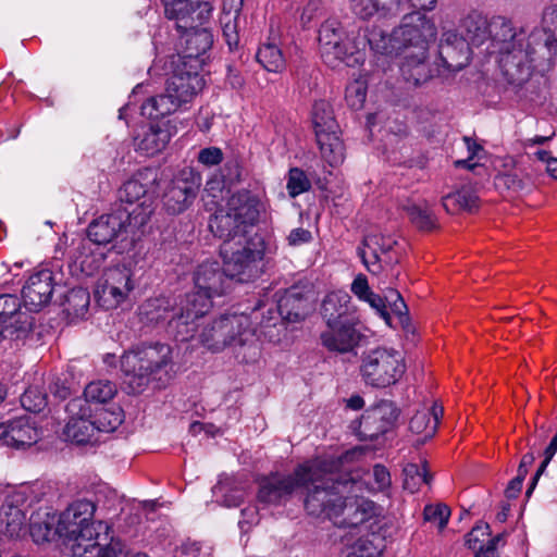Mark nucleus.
Returning a JSON list of instances; mask_svg holds the SVG:
<instances>
[{
	"instance_id": "nucleus-1",
	"label": "nucleus",
	"mask_w": 557,
	"mask_h": 557,
	"mask_svg": "<svg viewBox=\"0 0 557 557\" xmlns=\"http://www.w3.org/2000/svg\"><path fill=\"white\" fill-rule=\"evenodd\" d=\"M259 213V199L249 191H240L210 220L211 232L223 239L220 255L231 281L250 282L262 273L267 244L262 236L250 234Z\"/></svg>"
},
{
	"instance_id": "nucleus-2",
	"label": "nucleus",
	"mask_w": 557,
	"mask_h": 557,
	"mask_svg": "<svg viewBox=\"0 0 557 557\" xmlns=\"http://www.w3.org/2000/svg\"><path fill=\"white\" fill-rule=\"evenodd\" d=\"M360 455V449H354L336 459H326V471H322V480L305 498L308 513L325 516L338 528H355L376 516L375 504L361 495L368 488L366 482L350 475L344 479L333 476L345 462Z\"/></svg>"
},
{
	"instance_id": "nucleus-3",
	"label": "nucleus",
	"mask_w": 557,
	"mask_h": 557,
	"mask_svg": "<svg viewBox=\"0 0 557 557\" xmlns=\"http://www.w3.org/2000/svg\"><path fill=\"white\" fill-rule=\"evenodd\" d=\"M467 41L472 45L484 42L487 33L490 42L486 48L495 55L503 74L512 84H521L532 72L531 50L524 48L525 33L516 29L511 21L496 16L490 23L480 12L472 11L460 22Z\"/></svg>"
},
{
	"instance_id": "nucleus-4",
	"label": "nucleus",
	"mask_w": 557,
	"mask_h": 557,
	"mask_svg": "<svg viewBox=\"0 0 557 557\" xmlns=\"http://www.w3.org/2000/svg\"><path fill=\"white\" fill-rule=\"evenodd\" d=\"M96 505L82 498L69 504L60 513V539L73 557H99L111 540V527L103 521H94Z\"/></svg>"
},
{
	"instance_id": "nucleus-5",
	"label": "nucleus",
	"mask_w": 557,
	"mask_h": 557,
	"mask_svg": "<svg viewBox=\"0 0 557 557\" xmlns=\"http://www.w3.org/2000/svg\"><path fill=\"white\" fill-rule=\"evenodd\" d=\"M172 348L163 343L140 344L121 357V370L132 393L141 392L172 363Z\"/></svg>"
},
{
	"instance_id": "nucleus-6",
	"label": "nucleus",
	"mask_w": 557,
	"mask_h": 557,
	"mask_svg": "<svg viewBox=\"0 0 557 557\" xmlns=\"http://www.w3.org/2000/svg\"><path fill=\"white\" fill-rule=\"evenodd\" d=\"M203 87L205 79L198 69L178 65L168 81L165 94L149 98L141 106V114L156 120L174 113L191 102Z\"/></svg>"
},
{
	"instance_id": "nucleus-7",
	"label": "nucleus",
	"mask_w": 557,
	"mask_h": 557,
	"mask_svg": "<svg viewBox=\"0 0 557 557\" xmlns=\"http://www.w3.org/2000/svg\"><path fill=\"white\" fill-rule=\"evenodd\" d=\"M231 278L218 261H205L194 273L195 292L181 300V317L184 323L189 319L198 320L212 307V299L225 294L230 288Z\"/></svg>"
},
{
	"instance_id": "nucleus-8",
	"label": "nucleus",
	"mask_w": 557,
	"mask_h": 557,
	"mask_svg": "<svg viewBox=\"0 0 557 557\" xmlns=\"http://www.w3.org/2000/svg\"><path fill=\"white\" fill-rule=\"evenodd\" d=\"M322 471H326V459L317 458L298 466L293 474L275 473L263 478L259 485L258 500L267 505H281L299 487H305L308 494L322 480Z\"/></svg>"
},
{
	"instance_id": "nucleus-9",
	"label": "nucleus",
	"mask_w": 557,
	"mask_h": 557,
	"mask_svg": "<svg viewBox=\"0 0 557 557\" xmlns=\"http://www.w3.org/2000/svg\"><path fill=\"white\" fill-rule=\"evenodd\" d=\"M318 40L321 57L331 67L342 63L354 67L366 60L364 38L346 36L342 24L336 20H327L321 25Z\"/></svg>"
},
{
	"instance_id": "nucleus-10",
	"label": "nucleus",
	"mask_w": 557,
	"mask_h": 557,
	"mask_svg": "<svg viewBox=\"0 0 557 557\" xmlns=\"http://www.w3.org/2000/svg\"><path fill=\"white\" fill-rule=\"evenodd\" d=\"M188 338L197 341L207 349L220 351L228 345H244L252 336L250 319L246 314L223 315L211 324L203 325L198 331V325L190 324Z\"/></svg>"
},
{
	"instance_id": "nucleus-11",
	"label": "nucleus",
	"mask_w": 557,
	"mask_h": 557,
	"mask_svg": "<svg viewBox=\"0 0 557 557\" xmlns=\"http://www.w3.org/2000/svg\"><path fill=\"white\" fill-rule=\"evenodd\" d=\"M406 372L403 354L394 348L376 347L361 357L360 375L372 387L384 388L396 384Z\"/></svg>"
},
{
	"instance_id": "nucleus-12",
	"label": "nucleus",
	"mask_w": 557,
	"mask_h": 557,
	"mask_svg": "<svg viewBox=\"0 0 557 557\" xmlns=\"http://www.w3.org/2000/svg\"><path fill=\"white\" fill-rule=\"evenodd\" d=\"M152 209L146 201L141 211L117 210L113 213L102 214L95 219L87 228L90 242L97 245H108L126 231L127 222L136 227L145 226L150 220Z\"/></svg>"
},
{
	"instance_id": "nucleus-13",
	"label": "nucleus",
	"mask_w": 557,
	"mask_h": 557,
	"mask_svg": "<svg viewBox=\"0 0 557 557\" xmlns=\"http://www.w3.org/2000/svg\"><path fill=\"white\" fill-rule=\"evenodd\" d=\"M136 287L134 272L126 265L107 269L99 278L95 296L100 307L106 310L116 309L129 302Z\"/></svg>"
},
{
	"instance_id": "nucleus-14",
	"label": "nucleus",
	"mask_w": 557,
	"mask_h": 557,
	"mask_svg": "<svg viewBox=\"0 0 557 557\" xmlns=\"http://www.w3.org/2000/svg\"><path fill=\"white\" fill-rule=\"evenodd\" d=\"M201 186V175L193 168L178 171L165 185L161 201L168 214L176 215L186 211L195 201Z\"/></svg>"
},
{
	"instance_id": "nucleus-15",
	"label": "nucleus",
	"mask_w": 557,
	"mask_h": 557,
	"mask_svg": "<svg viewBox=\"0 0 557 557\" xmlns=\"http://www.w3.org/2000/svg\"><path fill=\"white\" fill-rule=\"evenodd\" d=\"M66 412L69 420L63 434L67 441L77 445L94 444L98 441L97 428L92 420V405L76 397L67 403Z\"/></svg>"
},
{
	"instance_id": "nucleus-16",
	"label": "nucleus",
	"mask_w": 557,
	"mask_h": 557,
	"mask_svg": "<svg viewBox=\"0 0 557 557\" xmlns=\"http://www.w3.org/2000/svg\"><path fill=\"white\" fill-rule=\"evenodd\" d=\"M436 26L424 14L413 11L406 14L399 27L395 28V40L401 42L403 51L428 50V42L435 39Z\"/></svg>"
},
{
	"instance_id": "nucleus-17",
	"label": "nucleus",
	"mask_w": 557,
	"mask_h": 557,
	"mask_svg": "<svg viewBox=\"0 0 557 557\" xmlns=\"http://www.w3.org/2000/svg\"><path fill=\"white\" fill-rule=\"evenodd\" d=\"M360 319H349L337 325H327V330L320 335L324 348L331 352L356 354L357 347L363 337L360 329Z\"/></svg>"
},
{
	"instance_id": "nucleus-18",
	"label": "nucleus",
	"mask_w": 557,
	"mask_h": 557,
	"mask_svg": "<svg viewBox=\"0 0 557 557\" xmlns=\"http://www.w3.org/2000/svg\"><path fill=\"white\" fill-rule=\"evenodd\" d=\"M165 16L175 21L176 29H186L198 22L205 24L212 13L210 2L200 0H163Z\"/></svg>"
},
{
	"instance_id": "nucleus-19",
	"label": "nucleus",
	"mask_w": 557,
	"mask_h": 557,
	"mask_svg": "<svg viewBox=\"0 0 557 557\" xmlns=\"http://www.w3.org/2000/svg\"><path fill=\"white\" fill-rule=\"evenodd\" d=\"M141 321L146 323H159L169 320L170 324L177 329V334L182 341H187L189 336V324L196 320L189 319L188 323L178 320L182 313L181 306L177 309L171 308L170 301L165 298L147 299L138 309Z\"/></svg>"
},
{
	"instance_id": "nucleus-20",
	"label": "nucleus",
	"mask_w": 557,
	"mask_h": 557,
	"mask_svg": "<svg viewBox=\"0 0 557 557\" xmlns=\"http://www.w3.org/2000/svg\"><path fill=\"white\" fill-rule=\"evenodd\" d=\"M39 437L40 432L29 417L0 419V443L2 445L22 449L36 444Z\"/></svg>"
},
{
	"instance_id": "nucleus-21",
	"label": "nucleus",
	"mask_w": 557,
	"mask_h": 557,
	"mask_svg": "<svg viewBox=\"0 0 557 557\" xmlns=\"http://www.w3.org/2000/svg\"><path fill=\"white\" fill-rule=\"evenodd\" d=\"M397 242L391 236L382 234H370L363 239V245L359 248V255L363 264L372 274H377L383 264H392L397 259L391 256V252Z\"/></svg>"
},
{
	"instance_id": "nucleus-22",
	"label": "nucleus",
	"mask_w": 557,
	"mask_h": 557,
	"mask_svg": "<svg viewBox=\"0 0 557 557\" xmlns=\"http://www.w3.org/2000/svg\"><path fill=\"white\" fill-rule=\"evenodd\" d=\"M203 24L195 22L193 28L177 29L182 33L181 45L184 46L182 51L183 65H191L199 69L201 62L199 57L206 53L213 44V36L209 28L200 27Z\"/></svg>"
},
{
	"instance_id": "nucleus-23",
	"label": "nucleus",
	"mask_w": 557,
	"mask_h": 557,
	"mask_svg": "<svg viewBox=\"0 0 557 557\" xmlns=\"http://www.w3.org/2000/svg\"><path fill=\"white\" fill-rule=\"evenodd\" d=\"M0 325L4 337L18 338L32 329V318L21 311V302L16 296L0 295Z\"/></svg>"
},
{
	"instance_id": "nucleus-24",
	"label": "nucleus",
	"mask_w": 557,
	"mask_h": 557,
	"mask_svg": "<svg viewBox=\"0 0 557 557\" xmlns=\"http://www.w3.org/2000/svg\"><path fill=\"white\" fill-rule=\"evenodd\" d=\"M54 288L53 272L42 269L29 276L23 286L22 296L24 305L30 311H38L51 300Z\"/></svg>"
},
{
	"instance_id": "nucleus-25",
	"label": "nucleus",
	"mask_w": 557,
	"mask_h": 557,
	"mask_svg": "<svg viewBox=\"0 0 557 557\" xmlns=\"http://www.w3.org/2000/svg\"><path fill=\"white\" fill-rule=\"evenodd\" d=\"M470 45L456 30L443 33L440 42V57L444 66L449 71H460L470 62Z\"/></svg>"
},
{
	"instance_id": "nucleus-26",
	"label": "nucleus",
	"mask_w": 557,
	"mask_h": 557,
	"mask_svg": "<svg viewBox=\"0 0 557 557\" xmlns=\"http://www.w3.org/2000/svg\"><path fill=\"white\" fill-rule=\"evenodd\" d=\"M24 495L14 492L5 496L0 507V534L9 537H18L25 531L26 517L23 505Z\"/></svg>"
},
{
	"instance_id": "nucleus-27",
	"label": "nucleus",
	"mask_w": 557,
	"mask_h": 557,
	"mask_svg": "<svg viewBox=\"0 0 557 557\" xmlns=\"http://www.w3.org/2000/svg\"><path fill=\"white\" fill-rule=\"evenodd\" d=\"M398 412L389 401H383L367 410L361 417L360 434L371 440L385 433L396 421Z\"/></svg>"
},
{
	"instance_id": "nucleus-28",
	"label": "nucleus",
	"mask_w": 557,
	"mask_h": 557,
	"mask_svg": "<svg viewBox=\"0 0 557 557\" xmlns=\"http://www.w3.org/2000/svg\"><path fill=\"white\" fill-rule=\"evenodd\" d=\"M321 314L326 325H337L349 319L359 320L356 307L347 292L336 290L329 293L321 305Z\"/></svg>"
},
{
	"instance_id": "nucleus-29",
	"label": "nucleus",
	"mask_w": 557,
	"mask_h": 557,
	"mask_svg": "<svg viewBox=\"0 0 557 557\" xmlns=\"http://www.w3.org/2000/svg\"><path fill=\"white\" fill-rule=\"evenodd\" d=\"M543 30H534L528 37L525 35L524 48L531 50L532 69L534 67V54L542 50H550L557 42V5L547 7L542 16Z\"/></svg>"
},
{
	"instance_id": "nucleus-30",
	"label": "nucleus",
	"mask_w": 557,
	"mask_h": 557,
	"mask_svg": "<svg viewBox=\"0 0 557 557\" xmlns=\"http://www.w3.org/2000/svg\"><path fill=\"white\" fill-rule=\"evenodd\" d=\"M306 309L307 299L297 288H289L278 298L276 309L268 310L269 318L261 322V326L275 325L277 315L288 321H298L305 317Z\"/></svg>"
},
{
	"instance_id": "nucleus-31",
	"label": "nucleus",
	"mask_w": 557,
	"mask_h": 557,
	"mask_svg": "<svg viewBox=\"0 0 557 557\" xmlns=\"http://www.w3.org/2000/svg\"><path fill=\"white\" fill-rule=\"evenodd\" d=\"M404 53V61L400 64L404 79L414 86L426 82L431 77L429 64L426 63L428 50L421 47L419 50L406 51Z\"/></svg>"
},
{
	"instance_id": "nucleus-32",
	"label": "nucleus",
	"mask_w": 557,
	"mask_h": 557,
	"mask_svg": "<svg viewBox=\"0 0 557 557\" xmlns=\"http://www.w3.org/2000/svg\"><path fill=\"white\" fill-rule=\"evenodd\" d=\"M29 533L36 543L60 539L59 517L50 511H37L30 517Z\"/></svg>"
},
{
	"instance_id": "nucleus-33",
	"label": "nucleus",
	"mask_w": 557,
	"mask_h": 557,
	"mask_svg": "<svg viewBox=\"0 0 557 557\" xmlns=\"http://www.w3.org/2000/svg\"><path fill=\"white\" fill-rule=\"evenodd\" d=\"M148 170L145 172H137L132 178L123 184L119 190V199L122 202L134 205L137 203L131 211H141L144 202H148L150 208L153 210L152 200L147 196L148 186L143 183V180L147 177Z\"/></svg>"
},
{
	"instance_id": "nucleus-34",
	"label": "nucleus",
	"mask_w": 557,
	"mask_h": 557,
	"mask_svg": "<svg viewBox=\"0 0 557 557\" xmlns=\"http://www.w3.org/2000/svg\"><path fill=\"white\" fill-rule=\"evenodd\" d=\"M171 138V133L165 124L151 125L135 139V147L145 156H154L161 152Z\"/></svg>"
},
{
	"instance_id": "nucleus-35",
	"label": "nucleus",
	"mask_w": 557,
	"mask_h": 557,
	"mask_svg": "<svg viewBox=\"0 0 557 557\" xmlns=\"http://www.w3.org/2000/svg\"><path fill=\"white\" fill-rule=\"evenodd\" d=\"M442 413L443 409L435 405L432 409H422L416 412L409 422V429L412 433L421 435L419 442L424 443L426 440L433 437Z\"/></svg>"
},
{
	"instance_id": "nucleus-36",
	"label": "nucleus",
	"mask_w": 557,
	"mask_h": 557,
	"mask_svg": "<svg viewBox=\"0 0 557 557\" xmlns=\"http://www.w3.org/2000/svg\"><path fill=\"white\" fill-rule=\"evenodd\" d=\"M338 133L339 131L320 133L315 137L322 159L331 166L342 164L345 159V147Z\"/></svg>"
},
{
	"instance_id": "nucleus-37",
	"label": "nucleus",
	"mask_w": 557,
	"mask_h": 557,
	"mask_svg": "<svg viewBox=\"0 0 557 557\" xmlns=\"http://www.w3.org/2000/svg\"><path fill=\"white\" fill-rule=\"evenodd\" d=\"M312 124L315 137L320 133L339 131V126L334 119L333 109L325 100L315 101L312 108Z\"/></svg>"
},
{
	"instance_id": "nucleus-38",
	"label": "nucleus",
	"mask_w": 557,
	"mask_h": 557,
	"mask_svg": "<svg viewBox=\"0 0 557 557\" xmlns=\"http://www.w3.org/2000/svg\"><path fill=\"white\" fill-rule=\"evenodd\" d=\"M116 394V385L108 380L90 382L84 389L83 400L92 406H101L110 401Z\"/></svg>"
},
{
	"instance_id": "nucleus-39",
	"label": "nucleus",
	"mask_w": 557,
	"mask_h": 557,
	"mask_svg": "<svg viewBox=\"0 0 557 557\" xmlns=\"http://www.w3.org/2000/svg\"><path fill=\"white\" fill-rule=\"evenodd\" d=\"M94 423L97 428V434L114 431L123 421L122 410L120 408L109 409L103 406H92Z\"/></svg>"
},
{
	"instance_id": "nucleus-40",
	"label": "nucleus",
	"mask_w": 557,
	"mask_h": 557,
	"mask_svg": "<svg viewBox=\"0 0 557 557\" xmlns=\"http://www.w3.org/2000/svg\"><path fill=\"white\" fill-rule=\"evenodd\" d=\"M258 62L269 72L278 73L285 69L282 50L273 42L263 44L257 52Z\"/></svg>"
},
{
	"instance_id": "nucleus-41",
	"label": "nucleus",
	"mask_w": 557,
	"mask_h": 557,
	"mask_svg": "<svg viewBox=\"0 0 557 557\" xmlns=\"http://www.w3.org/2000/svg\"><path fill=\"white\" fill-rule=\"evenodd\" d=\"M478 196L469 188H462L443 198V207L448 213L460 210H472L476 206Z\"/></svg>"
},
{
	"instance_id": "nucleus-42",
	"label": "nucleus",
	"mask_w": 557,
	"mask_h": 557,
	"mask_svg": "<svg viewBox=\"0 0 557 557\" xmlns=\"http://www.w3.org/2000/svg\"><path fill=\"white\" fill-rule=\"evenodd\" d=\"M368 42L371 49L380 54L389 55L404 52L401 42H396L395 40V29L391 35L384 34L381 30H373L370 34Z\"/></svg>"
},
{
	"instance_id": "nucleus-43",
	"label": "nucleus",
	"mask_w": 557,
	"mask_h": 557,
	"mask_svg": "<svg viewBox=\"0 0 557 557\" xmlns=\"http://www.w3.org/2000/svg\"><path fill=\"white\" fill-rule=\"evenodd\" d=\"M410 221L422 231H431L436 226V220L426 203H410L405 207Z\"/></svg>"
},
{
	"instance_id": "nucleus-44",
	"label": "nucleus",
	"mask_w": 557,
	"mask_h": 557,
	"mask_svg": "<svg viewBox=\"0 0 557 557\" xmlns=\"http://www.w3.org/2000/svg\"><path fill=\"white\" fill-rule=\"evenodd\" d=\"M404 487L410 493L417 492L422 484H429L430 475L425 465L420 467L416 463H408L404 468Z\"/></svg>"
},
{
	"instance_id": "nucleus-45",
	"label": "nucleus",
	"mask_w": 557,
	"mask_h": 557,
	"mask_svg": "<svg viewBox=\"0 0 557 557\" xmlns=\"http://www.w3.org/2000/svg\"><path fill=\"white\" fill-rule=\"evenodd\" d=\"M24 409L30 412H40L47 406V394L40 384L30 385L21 396Z\"/></svg>"
},
{
	"instance_id": "nucleus-46",
	"label": "nucleus",
	"mask_w": 557,
	"mask_h": 557,
	"mask_svg": "<svg viewBox=\"0 0 557 557\" xmlns=\"http://www.w3.org/2000/svg\"><path fill=\"white\" fill-rule=\"evenodd\" d=\"M104 260V256L99 253L97 256L91 255L90 245L88 243H82L78 247V256L76 261L83 272L90 275L100 268Z\"/></svg>"
},
{
	"instance_id": "nucleus-47",
	"label": "nucleus",
	"mask_w": 557,
	"mask_h": 557,
	"mask_svg": "<svg viewBox=\"0 0 557 557\" xmlns=\"http://www.w3.org/2000/svg\"><path fill=\"white\" fill-rule=\"evenodd\" d=\"M310 187V180L302 170L298 168L289 170L286 188L290 197L295 198L298 195L308 191Z\"/></svg>"
},
{
	"instance_id": "nucleus-48",
	"label": "nucleus",
	"mask_w": 557,
	"mask_h": 557,
	"mask_svg": "<svg viewBox=\"0 0 557 557\" xmlns=\"http://www.w3.org/2000/svg\"><path fill=\"white\" fill-rule=\"evenodd\" d=\"M367 97V85L361 79H356L346 88V101L355 110L363 107Z\"/></svg>"
},
{
	"instance_id": "nucleus-49",
	"label": "nucleus",
	"mask_w": 557,
	"mask_h": 557,
	"mask_svg": "<svg viewBox=\"0 0 557 557\" xmlns=\"http://www.w3.org/2000/svg\"><path fill=\"white\" fill-rule=\"evenodd\" d=\"M385 300L388 302L392 312L398 317L403 327H407L409 324L408 308L401 295L397 290L391 289L385 295Z\"/></svg>"
},
{
	"instance_id": "nucleus-50",
	"label": "nucleus",
	"mask_w": 557,
	"mask_h": 557,
	"mask_svg": "<svg viewBox=\"0 0 557 557\" xmlns=\"http://www.w3.org/2000/svg\"><path fill=\"white\" fill-rule=\"evenodd\" d=\"M423 516L425 521L435 523L440 530H443L450 517V509L443 504L428 505L424 508Z\"/></svg>"
},
{
	"instance_id": "nucleus-51",
	"label": "nucleus",
	"mask_w": 557,
	"mask_h": 557,
	"mask_svg": "<svg viewBox=\"0 0 557 557\" xmlns=\"http://www.w3.org/2000/svg\"><path fill=\"white\" fill-rule=\"evenodd\" d=\"M347 557H380L381 550L367 537H360L348 547Z\"/></svg>"
},
{
	"instance_id": "nucleus-52",
	"label": "nucleus",
	"mask_w": 557,
	"mask_h": 557,
	"mask_svg": "<svg viewBox=\"0 0 557 557\" xmlns=\"http://www.w3.org/2000/svg\"><path fill=\"white\" fill-rule=\"evenodd\" d=\"M237 18L231 15H221L223 36L231 50L237 47L239 37L237 33Z\"/></svg>"
},
{
	"instance_id": "nucleus-53",
	"label": "nucleus",
	"mask_w": 557,
	"mask_h": 557,
	"mask_svg": "<svg viewBox=\"0 0 557 557\" xmlns=\"http://www.w3.org/2000/svg\"><path fill=\"white\" fill-rule=\"evenodd\" d=\"M488 536L490 525L487 523H479L471 530V532L467 534L466 544L469 546V548L476 552L480 547L479 544Z\"/></svg>"
},
{
	"instance_id": "nucleus-54",
	"label": "nucleus",
	"mask_w": 557,
	"mask_h": 557,
	"mask_svg": "<svg viewBox=\"0 0 557 557\" xmlns=\"http://www.w3.org/2000/svg\"><path fill=\"white\" fill-rule=\"evenodd\" d=\"M350 7L354 13L361 18H369L377 14L374 0H350Z\"/></svg>"
},
{
	"instance_id": "nucleus-55",
	"label": "nucleus",
	"mask_w": 557,
	"mask_h": 557,
	"mask_svg": "<svg viewBox=\"0 0 557 557\" xmlns=\"http://www.w3.org/2000/svg\"><path fill=\"white\" fill-rule=\"evenodd\" d=\"M363 301L368 302L375 311L380 314V317L388 324L391 325V315L386 310L385 305V297L382 298L381 296L374 294L371 292L368 294V296L363 299Z\"/></svg>"
},
{
	"instance_id": "nucleus-56",
	"label": "nucleus",
	"mask_w": 557,
	"mask_h": 557,
	"mask_svg": "<svg viewBox=\"0 0 557 557\" xmlns=\"http://www.w3.org/2000/svg\"><path fill=\"white\" fill-rule=\"evenodd\" d=\"M223 159V153L220 148L209 147L201 149L198 154V161L205 165L212 166L219 164Z\"/></svg>"
},
{
	"instance_id": "nucleus-57",
	"label": "nucleus",
	"mask_w": 557,
	"mask_h": 557,
	"mask_svg": "<svg viewBox=\"0 0 557 557\" xmlns=\"http://www.w3.org/2000/svg\"><path fill=\"white\" fill-rule=\"evenodd\" d=\"M373 478L375 486L373 491H384L391 485V475L387 469L382 465H375L373 467Z\"/></svg>"
},
{
	"instance_id": "nucleus-58",
	"label": "nucleus",
	"mask_w": 557,
	"mask_h": 557,
	"mask_svg": "<svg viewBox=\"0 0 557 557\" xmlns=\"http://www.w3.org/2000/svg\"><path fill=\"white\" fill-rule=\"evenodd\" d=\"M463 140L467 145V150L469 152V159L468 160H458V161H456V165L457 166H467L469 169H472L474 166V164L470 163V160L473 159L474 157H478L479 152L482 151L483 148L481 145L476 144L470 137H465Z\"/></svg>"
},
{
	"instance_id": "nucleus-59",
	"label": "nucleus",
	"mask_w": 557,
	"mask_h": 557,
	"mask_svg": "<svg viewBox=\"0 0 557 557\" xmlns=\"http://www.w3.org/2000/svg\"><path fill=\"white\" fill-rule=\"evenodd\" d=\"M351 292L360 299L363 300L368 294L371 293L367 277L362 274L356 276L351 284Z\"/></svg>"
},
{
	"instance_id": "nucleus-60",
	"label": "nucleus",
	"mask_w": 557,
	"mask_h": 557,
	"mask_svg": "<svg viewBox=\"0 0 557 557\" xmlns=\"http://www.w3.org/2000/svg\"><path fill=\"white\" fill-rule=\"evenodd\" d=\"M311 233L302 227L294 228L289 233L287 239L289 245L292 246H298L301 244L309 243L311 240Z\"/></svg>"
},
{
	"instance_id": "nucleus-61",
	"label": "nucleus",
	"mask_w": 557,
	"mask_h": 557,
	"mask_svg": "<svg viewBox=\"0 0 557 557\" xmlns=\"http://www.w3.org/2000/svg\"><path fill=\"white\" fill-rule=\"evenodd\" d=\"M377 7V14L387 15L398 13L400 10V0H374Z\"/></svg>"
},
{
	"instance_id": "nucleus-62",
	"label": "nucleus",
	"mask_w": 557,
	"mask_h": 557,
	"mask_svg": "<svg viewBox=\"0 0 557 557\" xmlns=\"http://www.w3.org/2000/svg\"><path fill=\"white\" fill-rule=\"evenodd\" d=\"M502 540V535H497L487 541L486 545H480L475 553V557H495V552L498 542Z\"/></svg>"
},
{
	"instance_id": "nucleus-63",
	"label": "nucleus",
	"mask_w": 557,
	"mask_h": 557,
	"mask_svg": "<svg viewBox=\"0 0 557 557\" xmlns=\"http://www.w3.org/2000/svg\"><path fill=\"white\" fill-rule=\"evenodd\" d=\"M259 522V513L256 506H248L242 510V520H239L240 528L245 524L252 525Z\"/></svg>"
},
{
	"instance_id": "nucleus-64",
	"label": "nucleus",
	"mask_w": 557,
	"mask_h": 557,
	"mask_svg": "<svg viewBox=\"0 0 557 557\" xmlns=\"http://www.w3.org/2000/svg\"><path fill=\"white\" fill-rule=\"evenodd\" d=\"M244 0H222V15L238 17Z\"/></svg>"
}]
</instances>
